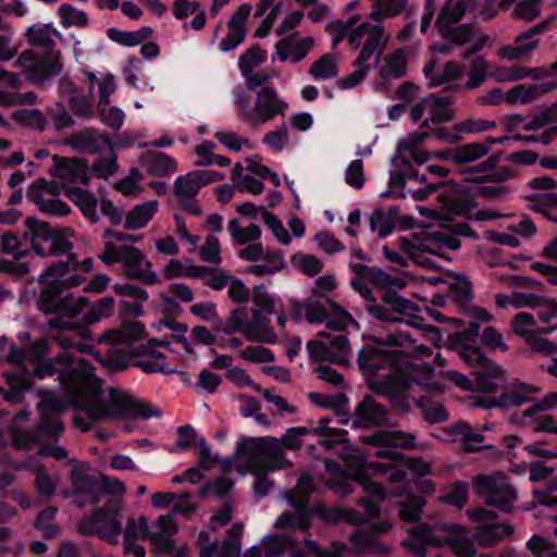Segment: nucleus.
<instances>
[{
	"instance_id": "9",
	"label": "nucleus",
	"mask_w": 557,
	"mask_h": 557,
	"mask_svg": "<svg viewBox=\"0 0 557 557\" xmlns=\"http://www.w3.org/2000/svg\"><path fill=\"white\" fill-rule=\"evenodd\" d=\"M251 97L245 91L234 94L239 119L248 125H260L284 116L289 108L274 86H263Z\"/></svg>"
},
{
	"instance_id": "48",
	"label": "nucleus",
	"mask_w": 557,
	"mask_h": 557,
	"mask_svg": "<svg viewBox=\"0 0 557 557\" xmlns=\"http://www.w3.org/2000/svg\"><path fill=\"white\" fill-rule=\"evenodd\" d=\"M321 428L294 426L286 430L285 434L278 440L281 449L298 450L302 447V437L311 433H320Z\"/></svg>"
},
{
	"instance_id": "41",
	"label": "nucleus",
	"mask_w": 557,
	"mask_h": 557,
	"mask_svg": "<svg viewBox=\"0 0 557 557\" xmlns=\"http://www.w3.org/2000/svg\"><path fill=\"white\" fill-rule=\"evenodd\" d=\"M309 74L314 81L336 77L338 75V63L336 57L331 53L321 55L311 64Z\"/></svg>"
},
{
	"instance_id": "34",
	"label": "nucleus",
	"mask_w": 557,
	"mask_h": 557,
	"mask_svg": "<svg viewBox=\"0 0 557 557\" xmlns=\"http://www.w3.org/2000/svg\"><path fill=\"white\" fill-rule=\"evenodd\" d=\"M159 210V202L150 200L133 207L124 218V228L137 231L146 227Z\"/></svg>"
},
{
	"instance_id": "60",
	"label": "nucleus",
	"mask_w": 557,
	"mask_h": 557,
	"mask_svg": "<svg viewBox=\"0 0 557 557\" xmlns=\"http://www.w3.org/2000/svg\"><path fill=\"white\" fill-rule=\"evenodd\" d=\"M441 502L461 509L468 502V484L456 482L441 496Z\"/></svg>"
},
{
	"instance_id": "62",
	"label": "nucleus",
	"mask_w": 557,
	"mask_h": 557,
	"mask_svg": "<svg viewBox=\"0 0 557 557\" xmlns=\"http://www.w3.org/2000/svg\"><path fill=\"white\" fill-rule=\"evenodd\" d=\"M544 0H522L518 2L512 10V17L521 21H532L536 18L542 10Z\"/></svg>"
},
{
	"instance_id": "61",
	"label": "nucleus",
	"mask_w": 557,
	"mask_h": 557,
	"mask_svg": "<svg viewBox=\"0 0 557 557\" xmlns=\"http://www.w3.org/2000/svg\"><path fill=\"white\" fill-rule=\"evenodd\" d=\"M99 116L102 124L113 131H120L125 121V113L114 106H98Z\"/></svg>"
},
{
	"instance_id": "57",
	"label": "nucleus",
	"mask_w": 557,
	"mask_h": 557,
	"mask_svg": "<svg viewBox=\"0 0 557 557\" xmlns=\"http://www.w3.org/2000/svg\"><path fill=\"white\" fill-rule=\"evenodd\" d=\"M245 79L247 89L251 92L258 91L263 86H270L268 83L278 76V72L274 69H262L260 71L252 70L246 75H242Z\"/></svg>"
},
{
	"instance_id": "39",
	"label": "nucleus",
	"mask_w": 557,
	"mask_h": 557,
	"mask_svg": "<svg viewBox=\"0 0 557 557\" xmlns=\"http://www.w3.org/2000/svg\"><path fill=\"white\" fill-rule=\"evenodd\" d=\"M444 41H448L455 48L468 45L475 36L474 26L469 23L437 29Z\"/></svg>"
},
{
	"instance_id": "1",
	"label": "nucleus",
	"mask_w": 557,
	"mask_h": 557,
	"mask_svg": "<svg viewBox=\"0 0 557 557\" xmlns=\"http://www.w3.org/2000/svg\"><path fill=\"white\" fill-rule=\"evenodd\" d=\"M114 307L115 301L111 296H104L95 304L85 297L72 301V424L83 432L103 421L161 417L157 407L137 400L119 388L106 387L104 382L94 373L88 358L99 359L97 343L124 350L122 347L132 346L144 335L143 324L135 321L107 330L97 338L90 325L110 318Z\"/></svg>"
},
{
	"instance_id": "15",
	"label": "nucleus",
	"mask_w": 557,
	"mask_h": 557,
	"mask_svg": "<svg viewBox=\"0 0 557 557\" xmlns=\"http://www.w3.org/2000/svg\"><path fill=\"white\" fill-rule=\"evenodd\" d=\"M474 490L487 505L505 511H509L517 499V491L510 484L509 479L500 473L479 475L474 481Z\"/></svg>"
},
{
	"instance_id": "11",
	"label": "nucleus",
	"mask_w": 557,
	"mask_h": 557,
	"mask_svg": "<svg viewBox=\"0 0 557 557\" xmlns=\"http://www.w3.org/2000/svg\"><path fill=\"white\" fill-rule=\"evenodd\" d=\"M126 494V486L117 478L106 474L76 473L72 469V505L78 508L99 507L103 497Z\"/></svg>"
},
{
	"instance_id": "14",
	"label": "nucleus",
	"mask_w": 557,
	"mask_h": 557,
	"mask_svg": "<svg viewBox=\"0 0 557 557\" xmlns=\"http://www.w3.org/2000/svg\"><path fill=\"white\" fill-rule=\"evenodd\" d=\"M358 294L363 298L364 311L373 319L382 322L403 323V317H414L419 306L396 293H382L380 301L367 286Z\"/></svg>"
},
{
	"instance_id": "59",
	"label": "nucleus",
	"mask_w": 557,
	"mask_h": 557,
	"mask_svg": "<svg viewBox=\"0 0 557 557\" xmlns=\"http://www.w3.org/2000/svg\"><path fill=\"white\" fill-rule=\"evenodd\" d=\"M496 125V122L492 120L470 117L456 123L453 126V131L465 134H480L494 129Z\"/></svg>"
},
{
	"instance_id": "49",
	"label": "nucleus",
	"mask_w": 557,
	"mask_h": 557,
	"mask_svg": "<svg viewBox=\"0 0 557 557\" xmlns=\"http://www.w3.org/2000/svg\"><path fill=\"white\" fill-rule=\"evenodd\" d=\"M556 326L540 327L536 332L525 338L527 344L533 352L542 354L544 356H554L557 354V344L540 336L537 333L548 334L555 330Z\"/></svg>"
},
{
	"instance_id": "50",
	"label": "nucleus",
	"mask_w": 557,
	"mask_h": 557,
	"mask_svg": "<svg viewBox=\"0 0 557 557\" xmlns=\"http://www.w3.org/2000/svg\"><path fill=\"white\" fill-rule=\"evenodd\" d=\"M541 97L557 89V71L552 64L546 67H534L533 78Z\"/></svg>"
},
{
	"instance_id": "10",
	"label": "nucleus",
	"mask_w": 557,
	"mask_h": 557,
	"mask_svg": "<svg viewBox=\"0 0 557 557\" xmlns=\"http://www.w3.org/2000/svg\"><path fill=\"white\" fill-rule=\"evenodd\" d=\"M125 494L108 497L102 506L95 507L92 513L77 522V531L85 536L97 535L111 545L120 542L123 531L121 513L125 505Z\"/></svg>"
},
{
	"instance_id": "32",
	"label": "nucleus",
	"mask_w": 557,
	"mask_h": 557,
	"mask_svg": "<svg viewBox=\"0 0 557 557\" xmlns=\"http://www.w3.org/2000/svg\"><path fill=\"white\" fill-rule=\"evenodd\" d=\"M139 164L151 176H169L176 172L177 163L171 157L162 152L146 151L139 157Z\"/></svg>"
},
{
	"instance_id": "17",
	"label": "nucleus",
	"mask_w": 557,
	"mask_h": 557,
	"mask_svg": "<svg viewBox=\"0 0 557 557\" xmlns=\"http://www.w3.org/2000/svg\"><path fill=\"white\" fill-rule=\"evenodd\" d=\"M164 346L169 345L168 342H159L157 339H150L146 345H141L136 348L134 352L129 350V347H122L124 350L111 349L112 354L116 352H125L128 356L125 358L124 363H127V360L131 357H134L133 364L139 368L145 373H161V374H170L174 373L175 369L169 367L165 361V356L159 351L156 346Z\"/></svg>"
},
{
	"instance_id": "3",
	"label": "nucleus",
	"mask_w": 557,
	"mask_h": 557,
	"mask_svg": "<svg viewBox=\"0 0 557 557\" xmlns=\"http://www.w3.org/2000/svg\"><path fill=\"white\" fill-rule=\"evenodd\" d=\"M42 285L36 308L45 315H52L50 329H70V262L59 261L48 267L38 276Z\"/></svg>"
},
{
	"instance_id": "33",
	"label": "nucleus",
	"mask_w": 557,
	"mask_h": 557,
	"mask_svg": "<svg viewBox=\"0 0 557 557\" xmlns=\"http://www.w3.org/2000/svg\"><path fill=\"white\" fill-rule=\"evenodd\" d=\"M465 71V65L454 60L447 61L441 71H435L434 63L426 64L423 69L429 87H438L457 81L462 77Z\"/></svg>"
},
{
	"instance_id": "47",
	"label": "nucleus",
	"mask_w": 557,
	"mask_h": 557,
	"mask_svg": "<svg viewBox=\"0 0 557 557\" xmlns=\"http://www.w3.org/2000/svg\"><path fill=\"white\" fill-rule=\"evenodd\" d=\"M376 288L381 289L382 293H396L405 288L407 285L406 280L399 276H393L383 270L374 267L370 282Z\"/></svg>"
},
{
	"instance_id": "2",
	"label": "nucleus",
	"mask_w": 557,
	"mask_h": 557,
	"mask_svg": "<svg viewBox=\"0 0 557 557\" xmlns=\"http://www.w3.org/2000/svg\"><path fill=\"white\" fill-rule=\"evenodd\" d=\"M358 364L363 371L369 388L388 398L393 406L407 409L406 393L412 386L429 387L433 368L425 363L407 362L395 366L393 354L373 346L363 347L358 354Z\"/></svg>"
},
{
	"instance_id": "6",
	"label": "nucleus",
	"mask_w": 557,
	"mask_h": 557,
	"mask_svg": "<svg viewBox=\"0 0 557 557\" xmlns=\"http://www.w3.org/2000/svg\"><path fill=\"white\" fill-rule=\"evenodd\" d=\"M52 168L49 173L60 182L48 181L44 177L34 181L26 190L27 199L33 202L40 212L49 215L65 216L70 213L69 206L59 199L61 193L70 197V159L53 156Z\"/></svg>"
},
{
	"instance_id": "25",
	"label": "nucleus",
	"mask_w": 557,
	"mask_h": 557,
	"mask_svg": "<svg viewBox=\"0 0 557 557\" xmlns=\"http://www.w3.org/2000/svg\"><path fill=\"white\" fill-rule=\"evenodd\" d=\"M372 534H368L362 530H356L349 536L352 549L357 554H387L389 547L379 542L373 534L385 533L391 529V524L386 521L374 522L371 524Z\"/></svg>"
},
{
	"instance_id": "19",
	"label": "nucleus",
	"mask_w": 557,
	"mask_h": 557,
	"mask_svg": "<svg viewBox=\"0 0 557 557\" xmlns=\"http://www.w3.org/2000/svg\"><path fill=\"white\" fill-rule=\"evenodd\" d=\"M500 153L490 156L484 161L467 169L466 181L475 184H500L516 177L517 171L509 165H500Z\"/></svg>"
},
{
	"instance_id": "37",
	"label": "nucleus",
	"mask_w": 557,
	"mask_h": 557,
	"mask_svg": "<svg viewBox=\"0 0 557 557\" xmlns=\"http://www.w3.org/2000/svg\"><path fill=\"white\" fill-rule=\"evenodd\" d=\"M556 407L557 392H550L546 394L541 400L535 403L532 407L522 411L518 422L533 430L537 423V420L542 419L544 411Z\"/></svg>"
},
{
	"instance_id": "56",
	"label": "nucleus",
	"mask_w": 557,
	"mask_h": 557,
	"mask_svg": "<svg viewBox=\"0 0 557 557\" xmlns=\"http://www.w3.org/2000/svg\"><path fill=\"white\" fill-rule=\"evenodd\" d=\"M425 500L421 496L410 495L400 503L399 517L401 520L412 523L420 519Z\"/></svg>"
},
{
	"instance_id": "7",
	"label": "nucleus",
	"mask_w": 557,
	"mask_h": 557,
	"mask_svg": "<svg viewBox=\"0 0 557 557\" xmlns=\"http://www.w3.org/2000/svg\"><path fill=\"white\" fill-rule=\"evenodd\" d=\"M154 530L149 531L148 519L129 517L122 533L124 543L150 540L153 557H186L185 546L176 547L173 535L177 532V524L172 516L163 515L153 524Z\"/></svg>"
},
{
	"instance_id": "58",
	"label": "nucleus",
	"mask_w": 557,
	"mask_h": 557,
	"mask_svg": "<svg viewBox=\"0 0 557 557\" xmlns=\"http://www.w3.org/2000/svg\"><path fill=\"white\" fill-rule=\"evenodd\" d=\"M265 60V52L259 46H252L240 54L238 59V67L242 75L250 73Z\"/></svg>"
},
{
	"instance_id": "28",
	"label": "nucleus",
	"mask_w": 557,
	"mask_h": 557,
	"mask_svg": "<svg viewBox=\"0 0 557 557\" xmlns=\"http://www.w3.org/2000/svg\"><path fill=\"white\" fill-rule=\"evenodd\" d=\"M450 441L459 443L460 448L466 453H475L484 448V434L478 429H473L468 423L460 421L446 429Z\"/></svg>"
},
{
	"instance_id": "4",
	"label": "nucleus",
	"mask_w": 557,
	"mask_h": 557,
	"mask_svg": "<svg viewBox=\"0 0 557 557\" xmlns=\"http://www.w3.org/2000/svg\"><path fill=\"white\" fill-rule=\"evenodd\" d=\"M30 46L44 51L26 49L15 64L27 72L29 79L41 83L61 71L60 52L55 49L60 33L51 24H34L25 32Z\"/></svg>"
},
{
	"instance_id": "44",
	"label": "nucleus",
	"mask_w": 557,
	"mask_h": 557,
	"mask_svg": "<svg viewBox=\"0 0 557 557\" xmlns=\"http://www.w3.org/2000/svg\"><path fill=\"white\" fill-rule=\"evenodd\" d=\"M488 154L487 145H483L479 141L467 143L456 147V164L463 165L473 163L486 157Z\"/></svg>"
},
{
	"instance_id": "35",
	"label": "nucleus",
	"mask_w": 557,
	"mask_h": 557,
	"mask_svg": "<svg viewBox=\"0 0 557 557\" xmlns=\"http://www.w3.org/2000/svg\"><path fill=\"white\" fill-rule=\"evenodd\" d=\"M509 524L503 523H482L474 529L472 537L484 547L497 545L504 537L512 533Z\"/></svg>"
},
{
	"instance_id": "43",
	"label": "nucleus",
	"mask_w": 557,
	"mask_h": 557,
	"mask_svg": "<svg viewBox=\"0 0 557 557\" xmlns=\"http://www.w3.org/2000/svg\"><path fill=\"white\" fill-rule=\"evenodd\" d=\"M313 487L312 476L307 473L302 474L296 486L287 493L288 502L297 509H305Z\"/></svg>"
},
{
	"instance_id": "42",
	"label": "nucleus",
	"mask_w": 557,
	"mask_h": 557,
	"mask_svg": "<svg viewBox=\"0 0 557 557\" xmlns=\"http://www.w3.org/2000/svg\"><path fill=\"white\" fill-rule=\"evenodd\" d=\"M201 188L193 171L178 176L174 182V195L180 202L193 200Z\"/></svg>"
},
{
	"instance_id": "51",
	"label": "nucleus",
	"mask_w": 557,
	"mask_h": 557,
	"mask_svg": "<svg viewBox=\"0 0 557 557\" xmlns=\"http://www.w3.org/2000/svg\"><path fill=\"white\" fill-rule=\"evenodd\" d=\"M541 98L540 91L534 84H519L513 86L507 91V102L515 103H530Z\"/></svg>"
},
{
	"instance_id": "23",
	"label": "nucleus",
	"mask_w": 557,
	"mask_h": 557,
	"mask_svg": "<svg viewBox=\"0 0 557 557\" xmlns=\"http://www.w3.org/2000/svg\"><path fill=\"white\" fill-rule=\"evenodd\" d=\"M540 391L541 389L534 385L512 383L497 398L493 400H480L478 401V405L485 408L497 406L506 410H510L535 400Z\"/></svg>"
},
{
	"instance_id": "27",
	"label": "nucleus",
	"mask_w": 557,
	"mask_h": 557,
	"mask_svg": "<svg viewBox=\"0 0 557 557\" xmlns=\"http://www.w3.org/2000/svg\"><path fill=\"white\" fill-rule=\"evenodd\" d=\"M112 290L121 297H128L133 300L123 299L120 301V312L127 317L144 315V304L148 300L149 295L146 289L131 283L114 284Z\"/></svg>"
},
{
	"instance_id": "45",
	"label": "nucleus",
	"mask_w": 557,
	"mask_h": 557,
	"mask_svg": "<svg viewBox=\"0 0 557 557\" xmlns=\"http://www.w3.org/2000/svg\"><path fill=\"white\" fill-rule=\"evenodd\" d=\"M488 63L483 55H478L470 60L468 67V81L465 88L474 90L481 87L487 79Z\"/></svg>"
},
{
	"instance_id": "53",
	"label": "nucleus",
	"mask_w": 557,
	"mask_h": 557,
	"mask_svg": "<svg viewBox=\"0 0 557 557\" xmlns=\"http://www.w3.org/2000/svg\"><path fill=\"white\" fill-rule=\"evenodd\" d=\"M310 517L305 509H298L297 512H283L275 521V528L277 529H292L297 528L301 531L309 529Z\"/></svg>"
},
{
	"instance_id": "55",
	"label": "nucleus",
	"mask_w": 557,
	"mask_h": 557,
	"mask_svg": "<svg viewBox=\"0 0 557 557\" xmlns=\"http://www.w3.org/2000/svg\"><path fill=\"white\" fill-rule=\"evenodd\" d=\"M284 259L281 253H267L262 261L247 269V272L258 276L271 275L282 270Z\"/></svg>"
},
{
	"instance_id": "36",
	"label": "nucleus",
	"mask_w": 557,
	"mask_h": 557,
	"mask_svg": "<svg viewBox=\"0 0 557 557\" xmlns=\"http://www.w3.org/2000/svg\"><path fill=\"white\" fill-rule=\"evenodd\" d=\"M356 481L359 482L363 491L368 494V496L360 500V504L364 507L369 516H376L379 512L377 504L385 497L383 487L362 474L357 475Z\"/></svg>"
},
{
	"instance_id": "29",
	"label": "nucleus",
	"mask_w": 557,
	"mask_h": 557,
	"mask_svg": "<svg viewBox=\"0 0 557 557\" xmlns=\"http://www.w3.org/2000/svg\"><path fill=\"white\" fill-rule=\"evenodd\" d=\"M428 117L421 123V128H429L430 123L440 124L456 117L454 98L451 96L430 95L426 97Z\"/></svg>"
},
{
	"instance_id": "5",
	"label": "nucleus",
	"mask_w": 557,
	"mask_h": 557,
	"mask_svg": "<svg viewBox=\"0 0 557 557\" xmlns=\"http://www.w3.org/2000/svg\"><path fill=\"white\" fill-rule=\"evenodd\" d=\"M409 539L401 545L417 556L424 557L429 546L447 545L457 557H492L490 554L476 556V549L468 529L457 524L420 523L408 531Z\"/></svg>"
},
{
	"instance_id": "26",
	"label": "nucleus",
	"mask_w": 557,
	"mask_h": 557,
	"mask_svg": "<svg viewBox=\"0 0 557 557\" xmlns=\"http://www.w3.org/2000/svg\"><path fill=\"white\" fill-rule=\"evenodd\" d=\"M388 411L372 396H367L356 407L352 423L360 428H379L387 423Z\"/></svg>"
},
{
	"instance_id": "21",
	"label": "nucleus",
	"mask_w": 557,
	"mask_h": 557,
	"mask_svg": "<svg viewBox=\"0 0 557 557\" xmlns=\"http://www.w3.org/2000/svg\"><path fill=\"white\" fill-rule=\"evenodd\" d=\"M555 21L556 16L552 15L539 24L532 26L516 37V46L506 45L500 47L497 52L498 57L508 61L527 58L539 46V40L532 38L549 29Z\"/></svg>"
},
{
	"instance_id": "22",
	"label": "nucleus",
	"mask_w": 557,
	"mask_h": 557,
	"mask_svg": "<svg viewBox=\"0 0 557 557\" xmlns=\"http://www.w3.org/2000/svg\"><path fill=\"white\" fill-rule=\"evenodd\" d=\"M0 247L1 251L5 255H10L14 260H1L0 259V271L10 273L16 276H24L30 271L28 262H22L23 258L29 255L27 248L22 244L18 235L11 231L3 232L0 235Z\"/></svg>"
},
{
	"instance_id": "54",
	"label": "nucleus",
	"mask_w": 557,
	"mask_h": 557,
	"mask_svg": "<svg viewBox=\"0 0 557 557\" xmlns=\"http://www.w3.org/2000/svg\"><path fill=\"white\" fill-rule=\"evenodd\" d=\"M321 337H329L332 338L330 344L327 346L332 348L331 350V357L332 362L335 363H344L348 359V354L350 350V346L348 343V338L344 334H338L334 337L331 336V334L326 333L325 331H321L318 333Z\"/></svg>"
},
{
	"instance_id": "13",
	"label": "nucleus",
	"mask_w": 557,
	"mask_h": 557,
	"mask_svg": "<svg viewBox=\"0 0 557 557\" xmlns=\"http://www.w3.org/2000/svg\"><path fill=\"white\" fill-rule=\"evenodd\" d=\"M25 238L33 251L42 258L66 255L70 251V231L53 226L34 216L25 220Z\"/></svg>"
},
{
	"instance_id": "30",
	"label": "nucleus",
	"mask_w": 557,
	"mask_h": 557,
	"mask_svg": "<svg viewBox=\"0 0 557 557\" xmlns=\"http://www.w3.org/2000/svg\"><path fill=\"white\" fill-rule=\"evenodd\" d=\"M268 313L260 310H252L251 319L248 321L244 337L252 343L275 344L277 335L270 324Z\"/></svg>"
},
{
	"instance_id": "24",
	"label": "nucleus",
	"mask_w": 557,
	"mask_h": 557,
	"mask_svg": "<svg viewBox=\"0 0 557 557\" xmlns=\"http://www.w3.org/2000/svg\"><path fill=\"white\" fill-rule=\"evenodd\" d=\"M314 47L312 36L301 37L298 32L280 39L275 45L276 55L282 62L299 63Z\"/></svg>"
},
{
	"instance_id": "8",
	"label": "nucleus",
	"mask_w": 557,
	"mask_h": 557,
	"mask_svg": "<svg viewBox=\"0 0 557 557\" xmlns=\"http://www.w3.org/2000/svg\"><path fill=\"white\" fill-rule=\"evenodd\" d=\"M235 456L244 462L243 472H274L292 466V461L282 451L278 440L272 436L247 437L239 441L236 444Z\"/></svg>"
},
{
	"instance_id": "40",
	"label": "nucleus",
	"mask_w": 557,
	"mask_h": 557,
	"mask_svg": "<svg viewBox=\"0 0 557 557\" xmlns=\"http://www.w3.org/2000/svg\"><path fill=\"white\" fill-rule=\"evenodd\" d=\"M408 7V0H375L370 18L380 21L400 15Z\"/></svg>"
},
{
	"instance_id": "64",
	"label": "nucleus",
	"mask_w": 557,
	"mask_h": 557,
	"mask_svg": "<svg viewBox=\"0 0 557 557\" xmlns=\"http://www.w3.org/2000/svg\"><path fill=\"white\" fill-rule=\"evenodd\" d=\"M527 547L534 557H557V546L539 535H533L527 542Z\"/></svg>"
},
{
	"instance_id": "12",
	"label": "nucleus",
	"mask_w": 557,
	"mask_h": 557,
	"mask_svg": "<svg viewBox=\"0 0 557 557\" xmlns=\"http://www.w3.org/2000/svg\"><path fill=\"white\" fill-rule=\"evenodd\" d=\"M41 421L33 432L16 431L13 434V445L17 449L29 450L46 440L58 438L63 431L59 413L60 400L51 393L42 395L38 404Z\"/></svg>"
},
{
	"instance_id": "16",
	"label": "nucleus",
	"mask_w": 557,
	"mask_h": 557,
	"mask_svg": "<svg viewBox=\"0 0 557 557\" xmlns=\"http://www.w3.org/2000/svg\"><path fill=\"white\" fill-rule=\"evenodd\" d=\"M362 39H364V44L357 57L360 64L367 63L374 54L380 58L389 40V35L385 33L382 25L364 22L350 32L348 44L357 49L360 47Z\"/></svg>"
},
{
	"instance_id": "63",
	"label": "nucleus",
	"mask_w": 557,
	"mask_h": 557,
	"mask_svg": "<svg viewBox=\"0 0 557 557\" xmlns=\"http://www.w3.org/2000/svg\"><path fill=\"white\" fill-rule=\"evenodd\" d=\"M289 544L288 537L284 535H270L263 539L260 556L276 557L281 555Z\"/></svg>"
},
{
	"instance_id": "52",
	"label": "nucleus",
	"mask_w": 557,
	"mask_h": 557,
	"mask_svg": "<svg viewBox=\"0 0 557 557\" xmlns=\"http://www.w3.org/2000/svg\"><path fill=\"white\" fill-rule=\"evenodd\" d=\"M463 16L465 13L455 4V0H446L436 17L435 28L459 25Z\"/></svg>"
},
{
	"instance_id": "46",
	"label": "nucleus",
	"mask_w": 557,
	"mask_h": 557,
	"mask_svg": "<svg viewBox=\"0 0 557 557\" xmlns=\"http://www.w3.org/2000/svg\"><path fill=\"white\" fill-rule=\"evenodd\" d=\"M227 230L233 240L239 245L256 242L261 236V228L257 224L240 226L238 219H232L228 222Z\"/></svg>"
},
{
	"instance_id": "18",
	"label": "nucleus",
	"mask_w": 557,
	"mask_h": 557,
	"mask_svg": "<svg viewBox=\"0 0 557 557\" xmlns=\"http://www.w3.org/2000/svg\"><path fill=\"white\" fill-rule=\"evenodd\" d=\"M361 442L379 448L374 451L375 457L397 460L401 454L391 448L412 449L416 446V436L401 431H376L361 436Z\"/></svg>"
},
{
	"instance_id": "20",
	"label": "nucleus",
	"mask_w": 557,
	"mask_h": 557,
	"mask_svg": "<svg viewBox=\"0 0 557 557\" xmlns=\"http://www.w3.org/2000/svg\"><path fill=\"white\" fill-rule=\"evenodd\" d=\"M120 263L123 265L124 275L129 280H137L147 285L159 282L157 273L150 270L151 262L135 246L121 245Z\"/></svg>"
},
{
	"instance_id": "31",
	"label": "nucleus",
	"mask_w": 557,
	"mask_h": 557,
	"mask_svg": "<svg viewBox=\"0 0 557 557\" xmlns=\"http://www.w3.org/2000/svg\"><path fill=\"white\" fill-rule=\"evenodd\" d=\"M104 147H111L109 136L95 128H85L72 134V149L78 152L94 154Z\"/></svg>"
},
{
	"instance_id": "38",
	"label": "nucleus",
	"mask_w": 557,
	"mask_h": 557,
	"mask_svg": "<svg viewBox=\"0 0 557 557\" xmlns=\"http://www.w3.org/2000/svg\"><path fill=\"white\" fill-rule=\"evenodd\" d=\"M72 202L79 209L84 218L90 224L98 223V200L91 191L81 187L72 186Z\"/></svg>"
}]
</instances>
